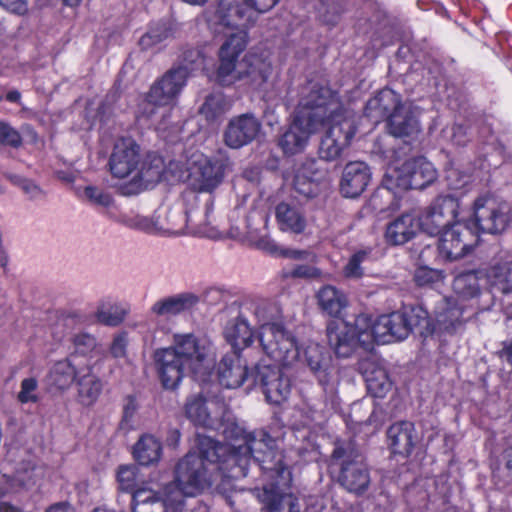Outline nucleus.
Returning a JSON list of instances; mask_svg holds the SVG:
<instances>
[{"instance_id": "obj_1", "label": "nucleus", "mask_w": 512, "mask_h": 512, "mask_svg": "<svg viewBox=\"0 0 512 512\" xmlns=\"http://www.w3.org/2000/svg\"><path fill=\"white\" fill-rule=\"evenodd\" d=\"M321 126L327 129L319 145V157L333 161L350 145L356 133L355 115L343 109L329 87L310 82L301 91L293 120L279 138V146L287 155L301 153Z\"/></svg>"}, {"instance_id": "obj_2", "label": "nucleus", "mask_w": 512, "mask_h": 512, "mask_svg": "<svg viewBox=\"0 0 512 512\" xmlns=\"http://www.w3.org/2000/svg\"><path fill=\"white\" fill-rule=\"evenodd\" d=\"M463 306L458 300L443 298L436 310V323L431 327L430 318L422 306L398 310L376 318L359 315L354 325L343 319L332 320L327 326V337L331 348L339 357H348L357 344L366 349L374 343L389 344L406 339L413 328L423 327L434 331H451L460 324Z\"/></svg>"}, {"instance_id": "obj_3", "label": "nucleus", "mask_w": 512, "mask_h": 512, "mask_svg": "<svg viewBox=\"0 0 512 512\" xmlns=\"http://www.w3.org/2000/svg\"><path fill=\"white\" fill-rule=\"evenodd\" d=\"M279 0H219L217 7L206 12L209 28L228 39L219 50V67L216 80L230 85L249 78L250 83L260 86L270 73V64L255 54H248L238 61L246 47V30L260 14L273 8Z\"/></svg>"}, {"instance_id": "obj_4", "label": "nucleus", "mask_w": 512, "mask_h": 512, "mask_svg": "<svg viewBox=\"0 0 512 512\" xmlns=\"http://www.w3.org/2000/svg\"><path fill=\"white\" fill-rule=\"evenodd\" d=\"M230 443H219L209 436H197V456L203 460L202 471L210 476V484L219 472L230 478L245 477L251 461L257 462L265 471L275 473L285 482L290 480V471L283 466L281 455L276 451L275 440L266 432L246 433L232 423L222 430Z\"/></svg>"}, {"instance_id": "obj_5", "label": "nucleus", "mask_w": 512, "mask_h": 512, "mask_svg": "<svg viewBox=\"0 0 512 512\" xmlns=\"http://www.w3.org/2000/svg\"><path fill=\"white\" fill-rule=\"evenodd\" d=\"M203 460L189 452L177 465L175 482L160 490L139 488L133 493L132 512H169L179 508L187 496H196L210 486V476L202 471Z\"/></svg>"}, {"instance_id": "obj_6", "label": "nucleus", "mask_w": 512, "mask_h": 512, "mask_svg": "<svg viewBox=\"0 0 512 512\" xmlns=\"http://www.w3.org/2000/svg\"><path fill=\"white\" fill-rule=\"evenodd\" d=\"M250 314L258 327L260 345L268 357L283 366L302 359L296 338L279 321L276 307L267 302L254 303Z\"/></svg>"}, {"instance_id": "obj_7", "label": "nucleus", "mask_w": 512, "mask_h": 512, "mask_svg": "<svg viewBox=\"0 0 512 512\" xmlns=\"http://www.w3.org/2000/svg\"><path fill=\"white\" fill-rule=\"evenodd\" d=\"M203 64L202 55L198 50H189L183 54V64L168 71L156 82L139 106V112L151 118L160 108L171 106L186 85V81L195 69Z\"/></svg>"}, {"instance_id": "obj_8", "label": "nucleus", "mask_w": 512, "mask_h": 512, "mask_svg": "<svg viewBox=\"0 0 512 512\" xmlns=\"http://www.w3.org/2000/svg\"><path fill=\"white\" fill-rule=\"evenodd\" d=\"M365 114L375 122L388 116V131L394 137L413 136L420 131L418 107L401 104L398 94L391 89H384L370 99Z\"/></svg>"}, {"instance_id": "obj_9", "label": "nucleus", "mask_w": 512, "mask_h": 512, "mask_svg": "<svg viewBox=\"0 0 512 512\" xmlns=\"http://www.w3.org/2000/svg\"><path fill=\"white\" fill-rule=\"evenodd\" d=\"M185 168L180 162H172L170 170L175 180L189 181L190 185L201 192H211L222 181L224 176V164L217 159H211L203 153L193 152L185 163Z\"/></svg>"}, {"instance_id": "obj_10", "label": "nucleus", "mask_w": 512, "mask_h": 512, "mask_svg": "<svg viewBox=\"0 0 512 512\" xmlns=\"http://www.w3.org/2000/svg\"><path fill=\"white\" fill-rule=\"evenodd\" d=\"M173 343L187 370L195 378L205 382L215 367L216 352L212 342L206 337L192 333H178L173 335Z\"/></svg>"}, {"instance_id": "obj_11", "label": "nucleus", "mask_w": 512, "mask_h": 512, "mask_svg": "<svg viewBox=\"0 0 512 512\" xmlns=\"http://www.w3.org/2000/svg\"><path fill=\"white\" fill-rule=\"evenodd\" d=\"M437 178V170L426 158L409 159L403 163L390 165L383 179V187L388 191L397 188L423 189Z\"/></svg>"}, {"instance_id": "obj_12", "label": "nucleus", "mask_w": 512, "mask_h": 512, "mask_svg": "<svg viewBox=\"0 0 512 512\" xmlns=\"http://www.w3.org/2000/svg\"><path fill=\"white\" fill-rule=\"evenodd\" d=\"M509 206L491 194L479 196L473 204L472 224L476 236L480 231L497 234L504 231L509 221Z\"/></svg>"}, {"instance_id": "obj_13", "label": "nucleus", "mask_w": 512, "mask_h": 512, "mask_svg": "<svg viewBox=\"0 0 512 512\" xmlns=\"http://www.w3.org/2000/svg\"><path fill=\"white\" fill-rule=\"evenodd\" d=\"M185 413L195 425L207 429L231 428L232 423L225 419L228 414L226 404L217 397L192 395L185 404Z\"/></svg>"}, {"instance_id": "obj_14", "label": "nucleus", "mask_w": 512, "mask_h": 512, "mask_svg": "<svg viewBox=\"0 0 512 512\" xmlns=\"http://www.w3.org/2000/svg\"><path fill=\"white\" fill-rule=\"evenodd\" d=\"M438 239V255L446 261H455L466 255L476 244V230L469 223L457 220L443 230Z\"/></svg>"}, {"instance_id": "obj_15", "label": "nucleus", "mask_w": 512, "mask_h": 512, "mask_svg": "<svg viewBox=\"0 0 512 512\" xmlns=\"http://www.w3.org/2000/svg\"><path fill=\"white\" fill-rule=\"evenodd\" d=\"M333 459L341 466L340 482L349 491L361 493L370 483V475L364 458L354 450L336 446Z\"/></svg>"}, {"instance_id": "obj_16", "label": "nucleus", "mask_w": 512, "mask_h": 512, "mask_svg": "<svg viewBox=\"0 0 512 512\" xmlns=\"http://www.w3.org/2000/svg\"><path fill=\"white\" fill-rule=\"evenodd\" d=\"M202 218L201 213H183L181 209H171L165 211V222L159 219L152 222L146 218H139L137 225L140 229L149 232L158 230L172 235L188 232L205 236L207 230L202 223Z\"/></svg>"}, {"instance_id": "obj_17", "label": "nucleus", "mask_w": 512, "mask_h": 512, "mask_svg": "<svg viewBox=\"0 0 512 512\" xmlns=\"http://www.w3.org/2000/svg\"><path fill=\"white\" fill-rule=\"evenodd\" d=\"M459 204L454 196H440L417 214L420 231L431 236L441 233L455 222Z\"/></svg>"}, {"instance_id": "obj_18", "label": "nucleus", "mask_w": 512, "mask_h": 512, "mask_svg": "<svg viewBox=\"0 0 512 512\" xmlns=\"http://www.w3.org/2000/svg\"><path fill=\"white\" fill-rule=\"evenodd\" d=\"M153 358L162 386L170 390L177 388L187 370V366L182 361L176 345L172 342L169 347L157 349Z\"/></svg>"}, {"instance_id": "obj_19", "label": "nucleus", "mask_w": 512, "mask_h": 512, "mask_svg": "<svg viewBox=\"0 0 512 512\" xmlns=\"http://www.w3.org/2000/svg\"><path fill=\"white\" fill-rule=\"evenodd\" d=\"M140 164L139 147L130 138L118 139L110 156V170L114 177L130 178L132 183Z\"/></svg>"}, {"instance_id": "obj_20", "label": "nucleus", "mask_w": 512, "mask_h": 512, "mask_svg": "<svg viewBox=\"0 0 512 512\" xmlns=\"http://www.w3.org/2000/svg\"><path fill=\"white\" fill-rule=\"evenodd\" d=\"M261 130L260 121L252 114H242L233 117L225 130L224 141L233 149L241 148L251 143Z\"/></svg>"}, {"instance_id": "obj_21", "label": "nucleus", "mask_w": 512, "mask_h": 512, "mask_svg": "<svg viewBox=\"0 0 512 512\" xmlns=\"http://www.w3.org/2000/svg\"><path fill=\"white\" fill-rule=\"evenodd\" d=\"M257 379L263 387L266 400L271 404H280L285 401L291 391L290 381L275 366L258 365Z\"/></svg>"}, {"instance_id": "obj_22", "label": "nucleus", "mask_w": 512, "mask_h": 512, "mask_svg": "<svg viewBox=\"0 0 512 512\" xmlns=\"http://www.w3.org/2000/svg\"><path fill=\"white\" fill-rule=\"evenodd\" d=\"M84 367L78 355H70L51 366L47 375V384L57 392H65L74 382L76 383Z\"/></svg>"}, {"instance_id": "obj_23", "label": "nucleus", "mask_w": 512, "mask_h": 512, "mask_svg": "<svg viewBox=\"0 0 512 512\" xmlns=\"http://www.w3.org/2000/svg\"><path fill=\"white\" fill-rule=\"evenodd\" d=\"M172 162L166 167L163 158L157 155H149L144 161H140L132 181L134 189L147 188L149 185L157 183L162 179L177 182L170 170Z\"/></svg>"}, {"instance_id": "obj_24", "label": "nucleus", "mask_w": 512, "mask_h": 512, "mask_svg": "<svg viewBox=\"0 0 512 512\" xmlns=\"http://www.w3.org/2000/svg\"><path fill=\"white\" fill-rule=\"evenodd\" d=\"M248 376L247 364L238 352L225 354L217 366L219 384L227 389L239 388Z\"/></svg>"}, {"instance_id": "obj_25", "label": "nucleus", "mask_w": 512, "mask_h": 512, "mask_svg": "<svg viewBox=\"0 0 512 512\" xmlns=\"http://www.w3.org/2000/svg\"><path fill=\"white\" fill-rule=\"evenodd\" d=\"M291 479L285 482L282 478H277L270 488L265 487L261 494V501L267 512H300V506L297 498L285 492Z\"/></svg>"}, {"instance_id": "obj_26", "label": "nucleus", "mask_w": 512, "mask_h": 512, "mask_svg": "<svg viewBox=\"0 0 512 512\" xmlns=\"http://www.w3.org/2000/svg\"><path fill=\"white\" fill-rule=\"evenodd\" d=\"M371 178L369 167L361 161H354L344 167L340 191L346 198H356L366 189Z\"/></svg>"}, {"instance_id": "obj_27", "label": "nucleus", "mask_w": 512, "mask_h": 512, "mask_svg": "<svg viewBox=\"0 0 512 512\" xmlns=\"http://www.w3.org/2000/svg\"><path fill=\"white\" fill-rule=\"evenodd\" d=\"M326 169L316 160H309L297 169L294 177V189L305 197H312L320 190L321 182L326 178Z\"/></svg>"}, {"instance_id": "obj_28", "label": "nucleus", "mask_w": 512, "mask_h": 512, "mask_svg": "<svg viewBox=\"0 0 512 512\" xmlns=\"http://www.w3.org/2000/svg\"><path fill=\"white\" fill-rule=\"evenodd\" d=\"M485 284L502 293L512 292V255L503 253L484 270Z\"/></svg>"}, {"instance_id": "obj_29", "label": "nucleus", "mask_w": 512, "mask_h": 512, "mask_svg": "<svg viewBox=\"0 0 512 512\" xmlns=\"http://www.w3.org/2000/svg\"><path fill=\"white\" fill-rule=\"evenodd\" d=\"M420 232L417 214L406 212L393 219L386 227L385 240L391 245H403Z\"/></svg>"}, {"instance_id": "obj_30", "label": "nucleus", "mask_w": 512, "mask_h": 512, "mask_svg": "<svg viewBox=\"0 0 512 512\" xmlns=\"http://www.w3.org/2000/svg\"><path fill=\"white\" fill-rule=\"evenodd\" d=\"M275 218L283 232L300 234L306 228V219L294 201H282L275 207Z\"/></svg>"}, {"instance_id": "obj_31", "label": "nucleus", "mask_w": 512, "mask_h": 512, "mask_svg": "<svg viewBox=\"0 0 512 512\" xmlns=\"http://www.w3.org/2000/svg\"><path fill=\"white\" fill-rule=\"evenodd\" d=\"M224 337L234 349L233 352H238L250 346L254 341V331L248 317L240 315L230 320L224 328Z\"/></svg>"}, {"instance_id": "obj_32", "label": "nucleus", "mask_w": 512, "mask_h": 512, "mask_svg": "<svg viewBox=\"0 0 512 512\" xmlns=\"http://www.w3.org/2000/svg\"><path fill=\"white\" fill-rule=\"evenodd\" d=\"M76 388V401L84 407H91L101 395L102 382L90 366H85L77 378Z\"/></svg>"}, {"instance_id": "obj_33", "label": "nucleus", "mask_w": 512, "mask_h": 512, "mask_svg": "<svg viewBox=\"0 0 512 512\" xmlns=\"http://www.w3.org/2000/svg\"><path fill=\"white\" fill-rule=\"evenodd\" d=\"M197 302V297L188 294H176L158 299L150 308L156 317L170 318L190 309Z\"/></svg>"}, {"instance_id": "obj_34", "label": "nucleus", "mask_w": 512, "mask_h": 512, "mask_svg": "<svg viewBox=\"0 0 512 512\" xmlns=\"http://www.w3.org/2000/svg\"><path fill=\"white\" fill-rule=\"evenodd\" d=\"M393 453L409 455L413 449L416 435L414 424L408 421L394 423L387 432Z\"/></svg>"}, {"instance_id": "obj_35", "label": "nucleus", "mask_w": 512, "mask_h": 512, "mask_svg": "<svg viewBox=\"0 0 512 512\" xmlns=\"http://www.w3.org/2000/svg\"><path fill=\"white\" fill-rule=\"evenodd\" d=\"M162 455V444L158 438L151 434L142 435L133 448L135 460L143 466L158 463Z\"/></svg>"}, {"instance_id": "obj_36", "label": "nucleus", "mask_w": 512, "mask_h": 512, "mask_svg": "<svg viewBox=\"0 0 512 512\" xmlns=\"http://www.w3.org/2000/svg\"><path fill=\"white\" fill-rule=\"evenodd\" d=\"M259 226L251 222V218L248 220V231L247 236L251 243L256 245L258 248L268 251L270 253H277V244L270 238L268 230V216L266 214L257 215Z\"/></svg>"}, {"instance_id": "obj_37", "label": "nucleus", "mask_w": 512, "mask_h": 512, "mask_svg": "<svg viewBox=\"0 0 512 512\" xmlns=\"http://www.w3.org/2000/svg\"><path fill=\"white\" fill-rule=\"evenodd\" d=\"M364 379L368 392L377 398L384 397L392 388V382L385 368L370 365L364 370Z\"/></svg>"}, {"instance_id": "obj_38", "label": "nucleus", "mask_w": 512, "mask_h": 512, "mask_svg": "<svg viewBox=\"0 0 512 512\" xmlns=\"http://www.w3.org/2000/svg\"><path fill=\"white\" fill-rule=\"evenodd\" d=\"M481 281L485 283L484 270L460 274L454 279L453 291L463 300L473 298L479 294Z\"/></svg>"}, {"instance_id": "obj_39", "label": "nucleus", "mask_w": 512, "mask_h": 512, "mask_svg": "<svg viewBox=\"0 0 512 512\" xmlns=\"http://www.w3.org/2000/svg\"><path fill=\"white\" fill-rule=\"evenodd\" d=\"M317 299L321 309L334 317H338L347 306L345 294L331 285L321 288L317 294Z\"/></svg>"}, {"instance_id": "obj_40", "label": "nucleus", "mask_w": 512, "mask_h": 512, "mask_svg": "<svg viewBox=\"0 0 512 512\" xmlns=\"http://www.w3.org/2000/svg\"><path fill=\"white\" fill-rule=\"evenodd\" d=\"M304 360L310 369L317 375L322 384L327 382V370L330 364V357L326 355L317 343H309L304 349Z\"/></svg>"}, {"instance_id": "obj_41", "label": "nucleus", "mask_w": 512, "mask_h": 512, "mask_svg": "<svg viewBox=\"0 0 512 512\" xmlns=\"http://www.w3.org/2000/svg\"><path fill=\"white\" fill-rule=\"evenodd\" d=\"M44 476L41 467L30 462L22 463L16 470L11 481V488L31 490L37 487Z\"/></svg>"}, {"instance_id": "obj_42", "label": "nucleus", "mask_w": 512, "mask_h": 512, "mask_svg": "<svg viewBox=\"0 0 512 512\" xmlns=\"http://www.w3.org/2000/svg\"><path fill=\"white\" fill-rule=\"evenodd\" d=\"M95 316L97 321L102 324L117 326L123 321L125 310L116 302L103 300L99 303Z\"/></svg>"}, {"instance_id": "obj_43", "label": "nucleus", "mask_w": 512, "mask_h": 512, "mask_svg": "<svg viewBox=\"0 0 512 512\" xmlns=\"http://www.w3.org/2000/svg\"><path fill=\"white\" fill-rule=\"evenodd\" d=\"M75 352L71 355H78L84 366H90L94 355L97 354L96 340L89 334H79L74 338Z\"/></svg>"}, {"instance_id": "obj_44", "label": "nucleus", "mask_w": 512, "mask_h": 512, "mask_svg": "<svg viewBox=\"0 0 512 512\" xmlns=\"http://www.w3.org/2000/svg\"><path fill=\"white\" fill-rule=\"evenodd\" d=\"M472 181L473 176L464 169L451 166L446 170L447 186L456 193L464 194Z\"/></svg>"}, {"instance_id": "obj_45", "label": "nucleus", "mask_w": 512, "mask_h": 512, "mask_svg": "<svg viewBox=\"0 0 512 512\" xmlns=\"http://www.w3.org/2000/svg\"><path fill=\"white\" fill-rule=\"evenodd\" d=\"M229 107L230 103L222 93H214L206 98L200 109V112L208 120H214L218 116L225 113Z\"/></svg>"}, {"instance_id": "obj_46", "label": "nucleus", "mask_w": 512, "mask_h": 512, "mask_svg": "<svg viewBox=\"0 0 512 512\" xmlns=\"http://www.w3.org/2000/svg\"><path fill=\"white\" fill-rule=\"evenodd\" d=\"M116 479L121 491L135 492L139 482V470L133 464L121 465L117 469Z\"/></svg>"}, {"instance_id": "obj_47", "label": "nucleus", "mask_w": 512, "mask_h": 512, "mask_svg": "<svg viewBox=\"0 0 512 512\" xmlns=\"http://www.w3.org/2000/svg\"><path fill=\"white\" fill-rule=\"evenodd\" d=\"M79 196L91 205L107 208L112 205V196L95 186H86Z\"/></svg>"}, {"instance_id": "obj_48", "label": "nucleus", "mask_w": 512, "mask_h": 512, "mask_svg": "<svg viewBox=\"0 0 512 512\" xmlns=\"http://www.w3.org/2000/svg\"><path fill=\"white\" fill-rule=\"evenodd\" d=\"M368 256L369 252L366 250L355 252L343 269L344 276L349 279H360L364 275L362 263L368 259Z\"/></svg>"}, {"instance_id": "obj_49", "label": "nucleus", "mask_w": 512, "mask_h": 512, "mask_svg": "<svg viewBox=\"0 0 512 512\" xmlns=\"http://www.w3.org/2000/svg\"><path fill=\"white\" fill-rule=\"evenodd\" d=\"M444 273L441 270L422 266L416 269L414 280L419 286H428L441 282L444 279Z\"/></svg>"}, {"instance_id": "obj_50", "label": "nucleus", "mask_w": 512, "mask_h": 512, "mask_svg": "<svg viewBox=\"0 0 512 512\" xmlns=\"http://www.w3.org/2000/svg\"><path fill=\"white\" fill-rule=\"evenodd\" d=\"M170 36V31L164 24H159L152 27L145 35L140 39V45L147 49L156 44L161 43Z\"/></svg>"}, {"instance_id": "obj_51", "label": "nucleus", "mask_w": 512, "mask_h": 512, "mask_svg": "<svg viewBox=\"0 0 512 512\" xmlns=\"http://www.w3.org/2000/svg\"><path fill=\"white\" fill-rule=\"evenodd\" d=\"M37 386H38V383L35 378L23 379L21 382V390L18 393V400L21 403L36 402L37 401V395H36Z\"/></svg>"}, {"instance_id": "obj_52", "label": "nucleus", "mask_w": 512, "mask_h": 512, "mask_svg": "<svg viewBox=\"0 0 512 512\" xmlns=\"http://www.w3.org/2000/svg\"><path fill=\"white\" fill-rule=\"evenodd\" d=\"M137 412V404L133 398H128L124 405L123 417L120 426L123 430L129 431L134 427Z\"/></svg>"}, {"instance_id": "obj_53", "label": "nucleus", "mask_w": 512, "mask_h": 512, "mask_svg": "<svg viewBox=\"0 0 512 512\" xmlns=\"http://www.w3.org/2000/svg\"><path fill=\"white\" fill-rule=\"evenodd\" d=\"M20 143L19 133L8 124L0 122V144L18 146Z\"/></svg>"}, {"instance_id": "obj_54", "label": "nucleus", "mask_w": 512, "mask_h": 512, "mask_svg": "<svg viewBox=\"0 0 512 512\" xmlns=\"http://www.w3.org/2000/svg\"><path fill=\"white\" fill-rule=\"evenodd\" d=\"M443 138L456 145H462L465 142V129L459 125H453L451 128L443 130Z\"/></svg>"}, {"instance_id": "obj_55", "label": "nucleus", "mask_w": 512, "mask_h": 512, "mask_svg": "<svg viewBox=\"0 0 512 512\" xmlns=\"http://www.w3.org/2000/svg\"><path fill=\"white\" fill-rule=\"evenodd\" d=\"M290 275L296 278H318L321 276V271L311 265H298L292 269Z\"/></svg>"}, {"instance_id": "obj_56", "label": "nucleus", "mask_w": 512, "mask_h": 512, "mask_svg": "<svg viewBox=\"0 0 512 512\" xmlns=\"http://www.w3.org/2000/svg\"><path fill=\"white\" fill-rule=\"evenodd\" d=\"M127 337L125 334L115 336L110 347V352L115 358H122L126 354Z\"/></svg>"}, {"instance_id": "obj_57", "label": "nucleus", "mask_w": 512, "mask_h": 512, "mask_svg": "<svg viewBox=\"0 0 512 512\" xmlns=\"http://www.w3.org/2000/svg\"><path fill=\"white\" fill-rule=\"evenodd\" d=\"M0 7L10 13L24 14L27 11V0H0Z\"/></svg>"}, {"instance_id": "obj_58", "label": "nucleus", "mask_w": 512, "mask_h": 512, "mask_svg": "<svg viewBox=\"0 0 512 512\" xmlns=\"http://www.w3.org/2000/svg\"><path fill=\"white\" fill-rule=\"evenodd\" d=\"M280 254L285 257H288V258L299 259V260L314 261L316 258L314 254H312L308 251H305V250L282 249L280 251Z\"/></svg>"}, {"instance_id": "obj_59", "label": "nucleus", "mask_w": 512, "mask_h": 512, "mask_svg": "<svg viewBox=\"0 0 512 512\" xmlns=\"http://www.w3.org/2000/svg\"><path fill=\"white\" fill-rule=\"evenodd\" d=\"M22 188L31 199H38L43 196V191L40 187L31 181L24 182Z\"/></svg>"}, {"instance_id": "obj_60", "label": "nucleus", "mask_w": 512, "mask_h": 512, "mask_svg": "<svg viewBox=\"0 0 512 512\" xmlns=\"http://www.w3.org/2000/svg\"><path fill=\"white\" fill-rule=\"evenodd\" d=\"M503 461L506 474L512 479V447H509L504 451Z\"/></svg>"}, {"instance_id": "obj_61", "label": "nucleus", "mask_w": 512, "mask_h": 512, "mask_svg": "<svg viewBox=\"0 0 512 512\" xmlns=\"http://www.w3.org/2000/svg\"><path fill=\"white\" fill-rule=\"evenodd\" d=\"M46 512H75L74 508L67 502H59L51 505Z\"/></svg>"}, {"instance_id": "obj_62", "label": "nucleus", "mask_w": 512, "mask_h": 512, "mask_svg": "<svg viewBox=\"0 0 512 512\" xmlns=\"http://www.w3.org/2000/svg\"><path fill=\"white\" fill-rule=\"evenodd\" d=\"M6 100L12 103H20L21 93L18 90H11L6 94Z\"/></svg>"}, {"instance_id": "obj_63", "label": "nucleus", "mask_w": 512, "mask_h": 512, "mask_svg": "<svg viewBox=\"0 0 512 512\" xmlns=\"http://www.w3.org/2000/svg\"><path fill=\"white\" fill-rule=\"evenodd\" d=\"M0 512H19L14 506L9 505L6 502H0Z\"/></svg>"}, {"instance_id": "obj_64", "label": "nucleus", "mask_w": 512, "mask_h": 512, "mask_svg": "<svg viewBox=\"0 0 512 512\" xmlns=\"http://www.w3.org/2000/svg\"><path fill=\"white\" fill-rule=\"evenodd\" d=\"M183 2L194 5V6H202L207 3L208 0H182Z\"/></svg>"}]
</instances>
